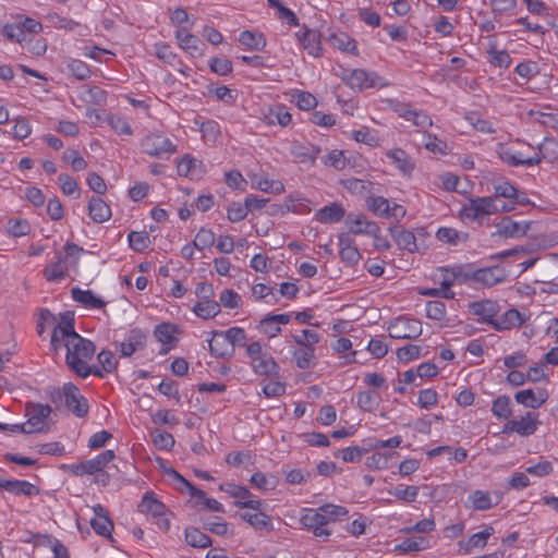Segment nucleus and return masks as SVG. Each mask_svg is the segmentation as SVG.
Returning <instances> with one entry per match:
<instances>
[{
	"instance_id": "obj_1",
	"label": "nucleus",
	"mask_w": 558,
	"mask_h": 558,
	"mask_svg": "<svg viewBox=\"0 0 558 558\" xmlns=\"http://www.w3.org/2000/svg\"><path fill=\"white\" fill-rule=\"evenodd\" d=\"M64 345L66 348L65 362L68 366L82 378L89 376L87 361L92 360L95 354L96 347L94 342L78 335L68 339Z\"/></svg>"
},
{
	"instance_id": "obj_2",
	"label": "nucleus",
	"mask_w": 558,
	"mask_h": 558,
	"mask_svg": "<svg viewBox=\"0 0 558 558\" xmlns=\"http://www.w3.org/2000/svg\"><path fill=\"white\" fill-rule=\"evenodd\" d=\"M27 416V432L45 433L50 429V414L52 408L48 404L28 402L25 405Z\"/></svg>"
},
{
	"instance_id": "obj_3",
	"label": "nucleus",
	"mask_w": 558,
	"mask_h": 558,
	"mask_svg": "<svg viewBox=\"0 0 558 558\" xmlns=\"http://www.w3.org/2000/svg\"><path fill=\"white\" fill-rule=\"evenodd\" d=\"M342 81L352 89L364 90L367 88L381 87V77L374 72H367L363 69L352 71L343 70L341 74Z\"/></svg>"
},
{
	"instance_id": "obj_4",
	"label": "nucleus",
	"mask_w": 558,
	"mask_h": 558,
	"mask_svg": "<svg viewBox=\"0 0 558 558\" xmlns=\"http://www.w3.org/2000/svg\"><path fill=\"white\" fill-rule=\"evenodd\" d=\"M389 336L395 339H416L422 335V324L415 318L400 316L388 328Z\"/></svg>"
},
{
	"instance_id": "obj_5",
	"label": "nucleus",
	"mask_w": 558,
	"mask_h": 558,
	"mask_svg": "<svg viewBox=\"0 0 558 558\" xmlns=\"http://www.w3.org/2000/svg\"><path fill=\"white\" fill-rule=\"evenodd\" d=\"M301 523L308 530L313 532V534L326 541L331 535V531L326 529V525L329 523L328 518L320 512L318 509H306L300 519Z\"/></svg>"
},
{
	"instance_id": "obj_6",
	"label": "nucleus",
	"mask_w": 558,
	"mask_h": 558,
	"mask_svg": "<svg viewBox=\"0 0 558 558\" xmlns=\"http://www.w3.org/2000/svg\"><path fill=\"white\" fill-rule=\"evenodd\" d=\"M219 489L227 493L229 496L236 498L233 505L238 508L259 510L262 506V501L259 499H251L252 493L247 487L233 483H222L219 485Z\"/></svg>"
},
{
	"instance_id": "obj_7",
	"label": "nucleus",
	"mask_w": 558,
	"mask_h": 558,
	"mask_svg": "<svg viewBox=\"0 0 558 558\" xmlns=\"http://www.w3.org/2000/svg\"><path fill=\"white\" fill-rule=\"evenodd\" d=\"M64 390V408L77 417L86 416L89 405L86 398L80 393L78 388L73 383H65Z\"/></svg>"
},
{
	"instance_id": "obj_8",
	"label": "nucleus",
	"mask_w": 558,
	"mask_h": 558,
	"mask_svg": "<svg viewBox=\"0 0 558 558\" xmlns=\"http://www.w3.org/2000/svg\"><path fill=\"white\" fill-rule=\"evenodd\" d=\"M142 147L145 154L151 157H161L163 154H172L175 146L171 141L161 134H149L143 142Z\"/></svg>"
},
{
	"instance_id": "obj_9",
	"label": "nucleus",
	"mask_w": 558,
	"mask_h": 558,
	"mask_svg": "<svg viewBox=\"0 0 558 558\" xmlns=\"http://www.w3.org/2000/svg\"><path fill=\"white\" fill-rule=\"evenodd\" d=\"M137 509L142 513H151L155 518H159L158 525L163 530L170 529V522L167 518H163L166 512V506L154 497L153 493H146L137 506Z\"/></svg>"
},
{
	"instance_id": "obj_10",
	"label": "nucleus",
	"mask_w": 558,
	"mask_h": 558,
	"mask_svg": "<svg viewBox=\"0 0 558 558\" xmlns=\"http://www.w3.org/2000/svg\"><path fill=\"white\" fill-rule=\"evenodd\" d=\"M497 154L499 158L510 165V166H526V167H533L541 162L539 155H534L530 158H523L521 154L513 153L510 148H508L505 144L498 143L497 145Z\"/></svg>"
},
{
	"instance_id": "obj_11",
	"label": "nucleus",
	"mask_w": 558,
	"mask_h": 558,
	"mask_svg": "<svg viewBox=\"0 0 558 558\" xmlns=\"http://www.w3.org/2000/svg\"><path fill=\"white\" fill-rule=\"evenodd\" d=\"M146 345V335L137 328L130 330L124 341L117 344L119 347L120 356L129 357L134 352Z\"/></svg>"
},
{
	"instance_id": "obj_12",
	"label": "nucleus",
	"mask_w": 558,
	"mask_h": 558,
	"mask_svg": "<svg viewBox=\"0 0 558 558\" xmlns=\"http://www.w3.org/2000/svg\"><path fill=\"white\" fill-rule=\"evenodd\" d=\"M490 197H477L471 199L461 210V216L469 220H476L486 215H490L492 209Z\"/></svg>"
},
{
	"instance_id": "obj_13",
	"label": "nucleus",
	"mask_w": 558,
	"mask_h": 558,
	"mask_svg": "<svg viewBox=\"0 0 558 558\" xmlns=\"http://www.w3.org/2000/svg\"><path fill=\"white\" fill-rule=\"evenodd\" d=\"M295 36L308 54L315 58L322 54L319 32L303 26V32L295 33Z\"/></svg>"
},
{
	"instance_id": "obj_14",
	"label": "nucleus",
	"mask_w": 558,
	"mask_h": 558,
	"mask_svg": "<svg viewBox=\"0 0 558 558\" xmlns=\"http://www.w3.org/2000/svg\"><path fill=\"white\" fill-rule=\"evenodd\" d=\"M470 308L474 315L480 316L478 320L481 323L489 324L494 327L499 311L497 302L490 300L473 302Z\"/></svg>"
},
{
	"instance_id": "obj_15",
	"label": "nucleus",
	"mask_w": 558,
	"mask_h": 558,
	"mask_svg": "<svg viewBox=\"0 0 558 558\" xmlns=\"http://www.w3.org/2000/svg\"><path fill=\"white\" fill-rule=\"evenodd\" d=\"M505 279L506 271L498 265L475 269V271H473V280L481 282L486 287H492L498 282L504 281Z\"/></svg>"
},
{
	"instance_id": "obj_16",
	"label": "nucleus",
	"mask_w": 558,
	"mask_h": 558,
	"mask_svg": "<svg viewBox=\"0 0 558 558\" xmlns=\"http://www.w3.org/2000/svg\"><path fill=\"white\" fill-rule=\"evenodd\" d=\"M178 174L190 179H199L205 173L204 163L193 158L191 155H184L177 165Z\"/></svg>"
},
{
	"instance_id": "obj_17",
	"label": "nucleus",
	"mask_w": 558,
	"mask_h": 558,
	"mask_svg": "<svg viewBox=\"0 0 558 558\" xmlns=\"http://www.w3.org/2000/svg\"><path fill=\"white\" fill-rule=\"evenodd\" d=\"M389 232L399 248L405 250L410 253L418 251L416 238L413 232L400 226L390 227Z\"/></svg>"
},
{
	"instance_id": "obj_18",
	"label": "nucleus",
	"mask_w": 558,
	"mask_h": 558,
	"mask_svg": "<svg viewBox=\"0 0 558 558\" xmlns=\"http://www.w3.org/2000/svg\"><path fill=\"white\" fill-rule=\"evenodd\" d=\"M290 151L300 162L310 161L314 165L322 149L317 145L295 141L292 143Z\"/></svg>"
},
{
	"instance_id": "obj_19",
	"label": "nucleus",
	"mask_w": 558,
	"mask_h": 558,
	"mask_svg": "<svg viewBox=\"0 0 558 558\" xmlns=\"http://www.w3.org/2000/svg\"><path fill=\"white\" fill-rule=\"evenodd\" d=\"M345 223L349 226V231L353 234H375L380 231L378 225L374 221H368L364 215H349Z\"/></svg>"
},
{
	"instance_id": "obj_20",
	"label": "nucleus",
	"mask_w": 558,
	"mask_h": 558,
	"mask_svg": "<svg viewBox=\"0 0 558 558\" xmlns=\"http://www.w3.org/2000/svg\"><path fill=\"white\" fill-rule=\"evenodd\" d=\"M175 38L178 39L180 47L192 57L203 54L202 47L205 45L197 36L186 32L185 29H179L175 32Z\"/></svg>"
},
{
	"instance_id": "obj_21",
	"label": "nucleus",
	"mask_w": 558,
	"mask_h": 558,
	"mask_svg": "<svg viewBox=\"0 0 558 558\" xmlns=\"http://www.w3.org/2000/svg\"><path fill=\"white\" fill-rule=\"evenodd\" d=\"M0 488L16 496H35L39 489L27 481L0 480Z\"/></svg>"
},
{
	"instance_id": "obj_22",
	"label": "nucleus",
	"mask_w": 558,
	"mask_h": 558,
	"mask_svg": "<svg viewBox=\"0 0 558 558\" xmlns=\"http://www.w3.org/2000/svg\"><path fill=\"white\" fill-rule=\"evenodd\" d=\"M547 398L548 395L545 390H538L535 393L532 389H524L514 395L518 403L531 409H538L546 402Z\"/></svg>"
},
{
	"instance_id": "obj_23",
	"label": "nucleus",
	"mask_w": 558,
	"mask_h": 558,
	"mask_svg": "<svg viewBox=\"0 0 558 558\" xmlns=\"http://www.w3.org/2000/svg\"><path fill=\"white\" fill-rule=\"evenodd\" d=\"M497 233L505 238H518L526 234L530 223L522 226L510 217H504L497 225Z\"/></svg>"
},
{
	"instance_id": "obj_24",
	"label": "nucleus",
	"mask_w": 558,
	"mask_h": 558,
	"mask_svg": "<svg viewBox=\"0 0 558 558\" xmlns=\"http://www.w3.org/2000/svg\"><path fill=\"white\" fill-rule=\"evenodd\" d=\"M255 374L259 376H277L280 367L270 354L264 353L259 359L251 361Z\"/></svg>"
},
{
	"instance_id": "obj_25",
	"label": "nucleus",
	"mask_w": 558,
	"mask_h": 558,
	"mask_svg": "<svg viewBox=\"0 0 558 558\" xmlns=\"http://www.w3.org/2000/svg\"><path fill=\"white\" fill-rule=\"evenodd\" d=\"M345 216V210L339 203H331L330 205L324 206L320 208L316 215L315 219L320 223H336L341 221Z\"/></svg>"
},
{
	"instance_id": "obj_26",
	"label": "nucleus",
	"mask_w": 558,
	"mask_h": 558,
	"mask_svg": "<svg viewBox=\"0 0 558 558\" xmlns=\"http://www.w3.org/2000/svg\"><path fill=\"white\" fill-rule=\"evenodd\" d=\"M493 534L494 527L487 525L483 531L473 534L466 542H459V546L465 554H471L474 548L483 549Z\"/></svg>"
},
{
	"instance_id": "obj_27",
	"label": "nucleus",
	"mask_w": 558,
	"mask_h": 558,
	"mask_svg": "<svg viewBox=\"0 0 558 558\" xmlns=\"http://www.w3.org/2000/svg\"><path fill=\"white\" fill-rule=\"evenodd\" d=\"M214 337L222 338V344H229L233 349L245 347L247 342L246 332L241 327H231L227 331H214Z\"/></svg>"
},
{
	"instance_id": "obj_28",
	"label": "nucleus",
	"mask_w": 558,
	"mask_h": 558,
	"mask_svg": "<svg viewBox=\"0 0 558 558\" xmlns=\"http://www.w3.org/2000/svg\"><path fill=\"white\" fill-rule=\"evenodd\" d=\"M88 215L95 222L101 223L110 219L111 209L102 198L93 196L88 202Z\"/></svg>"
},
{
	"instance_id": "obj_29",
	"label": "nucleus",
	"mask_w": 558,
	"mask_h": 558,
	"mask_svg": "<svg viewBox=\"0 0 558 558\" xmlns=\"http://www.w3.org/2000/svg\"><path fill=\"white\" fill-rule=\"evenodd\" d=\"M71 295L75 302L81 303L86 307L102 308L106 305V302L95 295L92 290H82L78 287H74L71 290Z\"/></svg>"
},
{
	"instance_id": "obj_30",
	"label": "nucleus",
	"mask_w": 558,
	"mask_h": 558,
	"mask_svg": "<svg viewBox=\"0 0 558 558\" xmlns=\"http://www.w3.org/2000/svg\"><path fill=\"white\" fill-rule=\"evenodd\" d=\"M256 512H243L240 513V518L247 522L252 527H254L257 531H272L274 526L271 523V519L268 514L255 510Z\"/></svg>"
},
{
	"instance_id": "obj_31",
	"label": "nucleus",
	"mask_w": 558,
	"mask_h": 558,
	"mask_svg": "<svg viewBox=\"0 0 558 558\" xmlns=\"http://www.w3.org/2000/svg\"><path fill=\"white\" fill-rule=\"evenodd\" d=\"M524 323L521 313L515 308H510L500 317L496 318L494 328L496 330H508L514 327H520Z\"/></svg>"
},
{
	"instance_id": "obj_32",
	"label": "nucleus",
	"mask_w": 558,
	"mask_h": 558,
	"mask_svg": "<svg viewBox=\"0 0 558 558\" xmlns=\"http://www.w3.org/2000/svg\"><path fill=\"white\" fill-rule=\"evenodd\" d=\"M440 272H451V279H456L458 283H466L470 280H473V265L472 264H459L453 265L451 267H441L439 268Z\"/></svg>"
},
{
	"instance_id": "obj_33",
	"label": "nucleus",
	"mask_w": 558,
	"mask_h": 558,
	"mask_svg": "<svg viewBox=\"0 0 558 558\" xmlns=\"http://www.w3.org/2000/svg\"><path fill=\"white\" fill-rule=\"evenodd\" d=\"M66 275L68 266L65 265V260L60 253L57 255V262L47 265L44 269V276L48 281H60L64 279Z\"/></svg>"
},
{
	"instance_id": "obj_34",
	"label": "nucleus",
	"mask_w": 558,
	"mask_h": 558,
	"mask_svg": "<svg viewBox=\"0 0 558 558\" xmlns=\"http://www.w3.org/2000/svg\"><path fill=\"white\" fill-rule=\"evenodd\" d=\"M538 415L534 412H527L525 416H522L520 420H515L517 424V434L522 437H527L533 435L537 430Z\"/></svg>"
},
{
	"instance_id": "obj_35",
	"label": "nucleus",
	"mask_w": 558,
	"mask_h": 558,
	"mask_svg": "<svg viewBox=\"0 0 558 558\" xmlns=\"http://www.w3.org/2000/svg\"><path fill=\"white\" fill-rule=\"evenodd\" d=\"M74 313L70 311L64 312L60 315V322L54 327L53 330L60 332L62 339H65V341H68V339H72L74 338V336H78V333L74 329Z\"/></svg>"
},
{
	"instance_id": "obj_36",
	"label": "nucleus",
	"mask_w": 558,
	"mask_h": 558,
	"mask_svg": "<svg viewBox=\"0 0 558 558\" xmlns=\"http://www.w3.org/2000/svg\"><path fill=\"white\" fill-rule=\"evenodd\" d=\"M387 157L393 161L403 174H411L414 169L413 161L403 149L397 148L389 150Z\"/></svg>"
},
{
	"instance_id": "obj_37",
	"label": "nucleus",
	"mask_w": 558,
	"mask_h": 558,
	"mask_svg": "<svg viewBox=\"0 0 558 558\" xmlns=\"http://www.w3.org/2000/svg\"><path fill=\"white\" fill-rule=\"evenodd\" d=\"M381 401V397L374 390L361 391L357 395V407L364 412H373L377 410Z\"/></svg>"
},
{
	"instance_id": "obj_38",
	"label": "nucleus",
	"mask_w": 558,
	"mask_h": 558,
	"mask_svg": "<svg viewBox=\"0 0 558 558\" xmlns=\"http://www.w3.org/2000/svg\"><path fill=\"white\" fill-rule=\"evenodd\" d=\"M329 43L341 51L357 54L356 41L345 33L331 34Z\"/></svg>"
},
{
	"instance_id": "obj_39",
	"label": "nucleus",
	"mask_w": 558,
	"mask_h": 558,
	"mask_svg": "<svg viewBox=\"0 0 558 558\" xmlns=\"http://www.w3.org/2000/svg\"><path fill=\"white\" fill-rule=\"evenodd\" d=\"M239 41L251 50L260 51L266 47V39L262 33L243 31L239 35Z\"/></svg>"
},
{
	"instance_id": "obj_40",
	"label": "nucleus",
	"mask_w": 558,
	"mask_h": 558,
	"mask_svg": "<svg viewBox=\"0 0 558 558\" xmlns=\"http://www.w3.org/2000/svg\"><path fill=\"white\" fill-rule=\"evenodd\" d=\"M185 541L190 546L195 548H207L211 546L213 543L207 534L193 526L185 530Z\"/></svg>"
},
{
	"instance_id": "obj_41",
	"label": "nucleus",
	"mask_w": 558,
	"mask_h": 558,
	"mask_svg": "<svg viewBox=\"0 0 558 558\" xmlns=\"http://www.w3.org/2000/svg\"><path fill=\"white\" fill-rule=\"evenodd\" d=\"M193 312L202 319L214 318L220 313V304L214 300H206L197 302Z\"/></svg>"
},
{
	"instance_id": "obj_42",
	"label": "nucleus",
	"mask_w": 558,
	"mask_h": 558,
	"mask_svg": "<svg viewBox=\"0 0 558 558\" xmlns=\"http://www.w3.org/2000/svg\"><path fill=\"white\" fill-rule=\"evenodd\" d=\"M428 547V541L425 537H410L405 538L402 543L396 545L395 551L399 554H408L413 551L424 550Z\"/></svg>"
},
{
	"instance_id": "obj_43",
	"label": "nucleus",
	"mask_w": 558,
	"mask_h": 558,
	"mask_svg": "<svg viewBox=\"0 0 558 558\" xmlns=\"http://www.w3.org/2000/svg\"><path fill=\"white\" fill-rule=\"evenodd\" d=\"M537 148V155H539L541 161L543 159H547L549 161H555L558 159V138L545 137L544 141L538 144Z\"/></svg>"
},
{
	"instance_id": "obj_44",
	"label": "nucleus",
	"mask_w": 558,
	"mask_h": 558,
	"mask_svg": "<svg viewBox=\"0 0 558 558\" xmlns=\"http://www.w3.org/2000/svg\"><path fill=\"white\" fill-rule=\"evenodd\" d=\"M469 502H471V507L474 510L483 511L488 510L494 507V504L490 498V494L484 490H474L468 497Z\"/></svg>"
},
{
	"instance_id": "obj_45",
	"label": "nucleus",
	"mask_w": 558,
	"mask_h": 558,
	"mask_svg": "<svg viewBox=\"0 0 558 558\" xmlns=\"http://www.w3.org/2000/svg\"><path fill=\"white\" fill-rule=\"evenodd\" d=\"M437 240L448 243L451 245H457L461 241H466L468 234L466 233H460L453 228H439L436 232Z\"/></svg>"
},
{
	"instance_id": "obj_46",
	"label": "nucleus",
	"mask_w": 558,
	"mask_h": 558,
	"mask_svg": "<svg viewBox=\"0 0 558 558\" xmlns=\"http://www.w3.org/2000/svg\"><path fill=\"white\" fill-rule=\"evenodd\" d=\"M64 470L74 476L93 475L98 472L94 459H89L80 463L62 465Z\"/></svg>"
},
{
	"instance_id": "obj_47",
	"label": "nucleus",
	"mask_w": 558,
	"mask_h": 558,
	"mask_svg": "<svg viewBox=\"0 0 558 558\" xmlns=\"http://www.w3.org/2000/svg\"><path fill=\"white\" fill-rule=\"evenodd\" d=\"M153 444L159 450H171L174 446V438L170 433L163 432L161 429H154L150 433Z\"/></svg>"
},
{
	"instance_id": "obj_48",
	"label": "nucleus",
	"mask_w": 558,
	"mask_h": 558,
	"mask_svg": "<svg viewBox=\"0 0 558 558\" xmlns=\"http://www.w3.org/2000/svg\"><path fill=\"white\" fill-rule=\"evenodd\" d=\"M209 351L217 357L230 359L233 356L235 349L229 344H222V338L214 337L209 340Z\"/></svg>"
},
{
	"instance_id": "obj_49",
	"label": "nucleus",
	"mask_w": 558,
	"mask_h": 558,
	"mask_svg": "<svg viewBox=\"0 0 558 558\" xmlns=\"http://www.w3.org/2000/svg\"><path fill=\"white\" fill-rule=\"evenodd\" d=\"M175 332V326L170 323H162L156 326L154 335L163 345L172 343Z\"/></svg>"
},
{
	"instance_id": "obj_50",
	"label": "nucleus",
	"mask_w": 558,
	"mask_h": 558,
	"mask_svg": "<svg viewBox=\"0 0 558 558\" xmlns=\"http://www.w3.org/2000/svg\"><path fill=\"white\" fill-rule=\"evenodd\" d=\"M492 412L498 418L507 420L511 416L510 398L506 395L494 400Z\"/></svg>"
},
{
	"instance_id": "obj_51",
	"label": "nucleus",
	"mask_w": 558,
	"mask_h": 558,
	"mask_svg": "<svg viewBox=\"0 0 558 558\" xmlns=\"http://www.w3.org/2000/svg\"><path fill=\"white\" fill-rule=\"evenodd\" d=\"M315 349L295 350L293 352V359L295 360L296 366L302 369H307L315 365Z\"/></svg>"
},
{
	"instance_id": "obj_52",
	"label": "nucleus",
	"mask_w": 558,
	"mask_h": 558,
	"mask_svg": "<svg viewBox=\"0 0 558 558\" xmlns=\"http://www.w3.org/2000/svg\"><path fill=\"white\" fill-rule=\"evenodd\" d=\"M90 525L98 535L112 539L111 532L113 530V523L110 517L99 519L93 518L90 520Z\"/></svg>"
},
{
	"instance_id": "obj_53",
	"label": "nucleus",
	"mask_w": 558,
	"mask_h": 558,
	"mask_svg": "<svg viewBox=\"0 0 558 558\" xmlns=\"http://www.w3.org/2000/svg\"><path fill=\"white\" fill-rule=\"evenodd\" d=\"M128 238L131 248L134 250L135 252H143L148 247V244L150 242L148 233L145 231H131Z\"/></svg>"
},
{
	"instance_id": "obj_54",
	"label": "nucleus",
	"mask_w": 558,
	"mask_h": 558,
	"mask_svg": "<svg viewBox=\"0 0 558 558\" xmlns=\"http://www.w3.org/2000/svg\"><path fill=\"white\" fill-rule=\"evenodd\" d=\"M65 255L63 256V259L65 260V265L69 267L77 268L78 258L82 253H84V248L78 246L75 243L68 242L64 246Z\"/></svg>"
},
{
	"instance_id": "obj_55",
	"label": "nucleus",
	"mask_w": 558,
	"mask_h": 558,
	"mask_svg": "<svg viewBox=\"0 0 558 558\" xmlns=\"http://www.w3.org/2000/svg\"><path fill=\"white\" fill-rule=\"evenodd\" d=\"M5 228L8 233L15 238L26 235L31 231V226L25 219H10Z\"/></svg>"
},
{
	"instance_id": "obj_56",
	"label": "nucleus",
	"mask_w": 558,
	"mask_h": 558,
	"mask_svg": "<svg viewBox=\"0 0 558 558\" xmlns=\"http://www.w3.org/2000/svg\"><path fill=\"white\" fill-rule=\"evenodd\" d=\"M215 243V233L209 230L202 228L195 235L193 245L197 250H204L213 246Z\"/></svg>"
},
{
	"instance_id": "obj_57",
	"label": "nucleus",
	"mask_w": 558,
	"mask_h": 558,
	"mask_svg": "<svg viewBox=\"0 0 558 558\" xmlns=\"http://www.w3.org/2000/svg\"><path fill=\"white\" fill-rule=\"evenodd\" d=\"M367 449L359 446L348 447L336 452V457H341L344 462H359Z\"/></svg>"
},
{
	"instance_id": "obj_58",
	"label": "nucleus",
	"mask_w": 558,
	"mask_h": 558,
	"mask_svg": "<svg viewBox=\"0 0 558 558\" xmlns=\"http://www.w3.org/2000/svg\"><path fill=\"white\" fill-rule=\"evenodd\" d=\"M68 70L75 76L77 80L84 81L89 77L90 70L88 65L77 59H72L66 64Z\"/></svg>"
},
{
	"instance_id": "obj_59",
	"label": "nucleus",
	"mask_w": 558,
	"mask_h": 558,
	"mask_svg": "<svg viewBox=\"0 0 558 558\" xmlns=\"http://www.w3.org/2000/svg\"><path fill=\"white\" fill-rule=\"evenodd\" d=\"M319 510L328 518L329 522L340 520L349 513L347 508L332 504L323 505L319 507Z\"/></svg>"
},
{
	"instance_id": "obj_60",
	"label": "nucleus",
	"mask_w": 558,
	"mask_h": 558,
	"mask_svg": "<svg viewBox=\"0 0 558 558\" xmlns=\"http://www.w3.org/2000/svg\"><path fill=\"white\" fill-rule=\"evenodd\" d=\"M425 312L428 318L441 320L446 316V305L441 301H428L425 305Z\"/></svg>"
},
{
	"instance_id": "obj_61",
	"label": "nucleus",
	"mask_w": 558,
	"mask_h": 558,
	"mask_svg": "<svg viewBox=\"0 0 558 558\" xmlns=\"http://www.w3.org/2000/svg\"><path fill=\"white\" fill-rule=\"evenodd\" d=\"M58 182H59L60 189L62 190V192L65 195L76 194L75 197H80L81 191H80L78 184L72 177H70L69 174L62 173L58 177Z\"/></svg>"
},
{
	"instance_id": "obj_62",
	"label": "nucleus",
	"mask_w": 558,
	"mask_h": 558,
	"mask_svg": "<svg viewBox=\"0 0 558 558\" xmlns=\"http://www.w3.org/2000/svg\"><path fill=\"white\" fill-rule=\"evenodd\" d=\"M208 65L213 72L221 76L232 72V62L227 58H211Z\"/></svg>"
},
{
	"instance_id": "obj_63",
	"label": "nucleus",
	"mask_w": 558,
	"mask_h": 558,
	"mask_svg": "<svg viewBox=\"0 0 558 558\" xmlns=\"http://www.w3.org/2000/svg\"><path fill=\"white\" fill-rule=\"evenodd\" d=\"M392 495L396 498L403 500L405 502H413L418 495V487L398 485L395 488V492L392 493Z\"/></svg>"
},
{
	"instance_id": "obj_64",
	"label": "nucleus",
	"mask_w": 558,
	"mask_h": 558,
	"mask_svg": "<svg viewBox=\"0 0 558 558\" xmlns=\"http://www.w3.org/2000/svg\"><path fill=\"white\" fill-rule=\"evenodd\" d=\"M489 62L494 66L508 68L511 63V57L506 50L490 49L488 51Z\"/></svg>"
}]
</instances>
